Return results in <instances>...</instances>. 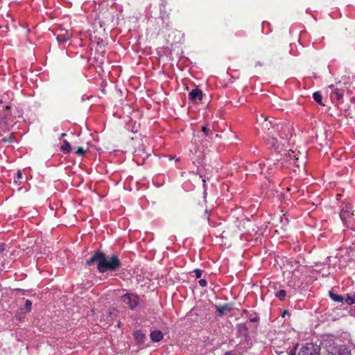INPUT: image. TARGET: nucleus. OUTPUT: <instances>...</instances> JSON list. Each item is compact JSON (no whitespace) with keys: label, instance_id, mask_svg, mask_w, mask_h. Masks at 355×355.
<instances>
[{"label":"nucleus","instance_id":"6e6552de","mask_svg":"<svg viewBox=\"0 0 355 355\" xmlns=\"http://www.w3.org/2000/svg\"><path fill=\"white\" fill-rule=\"evenodd\" d=\"M340 216L345 225H347L348 219L349 218H353L354 220H355L354 218V214L352 211L351 207H346L345 209L343 208L340 211Z\"/></svg>","mask_w":355,"mask_h":355},{"label":"nucleus","instance_id":"ddd939ff","mask_svg":"<svg viewBox=\"0 0 355 355\" xmlns=\"http://www.w3.org/2000/svg\"><path fill=\"white\" fill-rule=\"evenodd\" d=\"M150 338L154 342H159L163 338V334L159 330L153 331L150 333Z\"/></svg>","mask_w":355,"mask_h":355},{"label":"nucleus","instance_id":"c85d7f7f","mask_svg":"<svg viewBox=\"0 0 355 355\" xmlns=\"http://www.w3.org/2000/svg\"><path fill=\"white\" fill-rule=\"evenodd\" d=\"M288 314V311L287 310H285L282 314V317H284L285 315Z\"/></svg>","mask_w":355,"mask_h":355},{"label":"nucleus","instance_id":"a878e982","mask_svg":"<svg viewBox=\"0 0 355 355\" xmlns=\"http://www.w3.org/2000/svg\"><path fill=\"white\" fill-rule=\"evenodd\" d=\"M193 272L195 273V275H196V277L197 279H199V278H200V277H202V270H200V269H195V270H193Z\"/></svg>","mask_w":355,"mask_h":355},{"label":"nucleus","instance_id":"473e14b6","mask_svg":"<svg viewBox=\"0 0 355 355\" xmlns=\"http://www.w3.org/2000/svg\"><path fill=\"white\" fill-rule=\"evenodd\" d=\"M267 164H268L269 166H271V164H270V162H267Z\"/></svg>","mask_w":355,"mask_h":355},{"label":"nucleus","instance_id":"4be33fe9","mask_svg":"<svg viewBox=\"0 0 355 355\" xmlns=\"http://www.w3.org/2000/svg\"><path fill=\"white\" fill-rule=\"evenodd\" d=\"M22 178V173L20 171H18L17 173L15 174V176L14 177V182L16 184H21L20 180Z\"/></svg>","mask_w":355,"mask_h":355},{"label":"nucleus","instance_id":"20e7f679","mask_svg":"<svg viewBox=\"0 0 355 355\" xmlns=\"http://www.w3.org/2000/svg\"><path fill=\"white\" fill-rule=\"evenodd\" d=\"M324 347L327 355H351L349 347L344 345H338L331 338L324 341Z\"/></svg>","mask_w":355,"mask_h":355},{"label":"nucleus","instance_id":"6ab92c4d","mask_svg":"<svg viewBox=\"0 0 355 355\" xmlns=\"http://www.w3.org/2000/svg\"><path fill=\"white\" fill-rule=\"evenodd\" d=\"M313 98L316 103L321 105H324V104L322 103V96L320 92H314L313 94Z\"/></svg>","mask_w":355,"mask_h":355},{"label":"nucleus","instance_id":"a211bd4d","mask_svg":"<svg viewBox=\"0 0 355 355\" xmlns=\"http://www.w3.org/2000/svg\"><path fill=\"white\" fill-rule=\"evenodd\" d=\"M60 149L64 153H69L71 151V145L68 141L64 140L62 145L60 147Z\"/></svg>","mask_w":355,"mask_h":355},{"label":"nucleus","instance_id":"72a5a7b5","mask_svg":"<svg viewBox=\"0 0 355 355\" xmlns=\"http://www.w3.org/2000/svg\"><path fill=\"white\" fill-rule=\"evenodd\" d=\"M3 103L2 99L0 98V105Z\"/></svg>","mask_w":355,"mask_h":355},{"label":"nucleus","instance_id":"f8f14e48","mask_svg":"<svg viewBox=\"0 0 355 355\" xmlns=\"http://www.w3.org/2000/svg\"><path fill=\"white\" fill-rule=\"evenodd\" d=\"M133 336L136 344L138 345H142L146 339V334L143 333L141 330L135 331L133 333Z\"/></svg>","mask_w":355,"mask_h":355},{"label":"nucleus","instance_id":"9b49d317","mask_svg":"<svg viewBox=\"0 0 355 355\" xmlns=\"http://www.w3.org/2000/svg\"><path fill=\"white\" fill-rule=\"evenodd\" d=\"M286 160L291 164L297 167H300L299 158L297 157V155L294 151L288 152L286 154Z\"/></svg>","mask_w":355,"mask_h":355},{"label":"nucleus","instance_id":"dca6fc26","mask_svg":"<svg viewBox=\"0 0 355 355\" xmlns=\"http://www.w3.org/2000/svg\"><path fill=\"white\" fill-rule=\"evenodd\" d=\"M329 296L333 301L337 302H343L345 300L343 296L334 293L333 292H329Z\"/></svg>","mask_w":355,"mask_h":355},{"label":"nucleus","instance_id":"b1692460","mask_svg":"<svg viewBox=\"0 0 355 355\" xmlns=\"http://www.w3.org/2000/svg\"><path fill=\"white\" fill-rule=\"evenodd\" d=\"M85 153V150L83 149V147H78L75 152V153L79 156L84 155Z\"/></svg>","mask_w":355,"mask_h":355},{"label":"nucleus","instance_id":"9d476101","mask_svg":"<svg viewBox=\"0 0 355 355\" xmlns=\"http://www.w3.org/2000/svg\"><path fill=\"white\" fill-rule=\"evenodd\" d=\"M71 34L68 31L60 29L58 31L56 35V39L59 43H63L69 40Z\"/></svg>","mask_w":355,"mask_h":355},{"label":"nucleus","instance_id":"5701e85b","mask_svg":"<svg viewBox=\"0 0 355 355\" xmlns=\"http://www.w3.org/2000/svg\"><path fill=\"white\" fill-rule=\"evenodd\" d=\"M201 130L204 133L205 136H209L211 132L209 125L202 126Z\"/></svg>","mask_w":355,"mask_h":355},{"label":"nucleus","instance_id":"f3484780","mask_svg":"<svg viewBox=\"0 0 355 355\" xmlns=\"http://www.w3.org/2000/svg\"><path fill=\"white\" fill-rule=\"evenodd\" d=\"M344 301L348 305H352L355 303V293H348Z\"/></svg>","mask_w":355,"mask_h":355},{"label":"nucleus","instance_id":"412c9836","mask_svg":"<svg viewBox=\"0 0 355 355\" xmlns=\"http://www.w3.org/2000/svg\"><path fill=\"white\" fill-rule=\"evenodd\" d=\"M286 295V292L285 290H280L275 293V296L279 298L280 300H284Z\"/></svg>","mask_w":355,"mask_h":355},{"label":"nucleus","instance_id":"393cba45","mask_svg":"<svg viewBox=\"0 0 355 355\" xmlns=\"http://www.w3.org/2000/svg\"><path fill=\"white\" fill-rule=\"evenodd\" d=\"M32 302L29 300H26L25 302V308L27 311H30L31 309Z\"/></svg>","mask_w":355,"mask_h":355},{"label":"nucleus","instance_id":"bb28decb","mask_svg":"<svg viewBox=\"0 0 355 355\" xmlns=\"http://www.w3.org/2000/svg\"><path fill=\"white\" fill-rule=\"evenodd\" d=\"M199 284L201 287H205L207 284V282L205 279H201L199 280Z\"/></svg>","mask_w":355,"mask_h":355},{"label":"nucleus","instance_id":"f03ea898","mask_svg":"<svg viewBox=\"0 0 355 355\" xmlns=\"http://www.w3.org/2000/svg\"><path fill=\"white\" fill-rule=\"evenodd\" d=\"M97 263V269L99 272L106 271H116L121 266V261L117 255L113 254L107 258L105 254L100 250L95 251L92 256L86 260L87 266Z\"/></svg>","mask_w":355,"mask_h":355},{"label":"nucleus","instance_id":"4468645a","mask_svg":"<svg viewBox=\"0 0 355 355\" xmlns=\"http://www.w3.org/2000/svg\"><path fill=\"white\" fill-rule=\"evenodd\" d=\"M330 87L332 89V91L331 93V98H334V96H335V98H336L337 100H340L343 98V93L342 92H340L337 88L334 89V85H331Z\"/></svg>","mask_w":355,"mask_h":355},{"label":"nucleus","instance_id":"c756f323","mask_svg":"<svg viewBox=\"0 0 355 355\" xmlns=\"http://www.w3.org/2000/svg\"><path fill=\"white\" fill-rule=\"evenodd\" d=\"M262 165L265 166V165H266V164H265V163H263V164H262V163H259V164H258V166H259V167L260 168H261Z\"/></svg>","mask_w":355,"mask_h":355},{"label":"nucleus","instance_id":"cd10ccee","mask_svg":"<svg viewBox=\"0 0 355 355\" xmlns=\"http://www.w3.org/2000/svg\"><path fill=\"white\" fill-rule=\"evenodd\" d=\"M250 322H257V321L259 320V318L255 317V318H250Z\"/></svg>","mask_w":355,"mask_h":355},{"label":"nucleus","instance_id":"423d86ee","mask_svg":"<svg viewBox=\"0 0 355 355\" xmlns=\"http://www.w3.org/2000/svg\"><path fill=\"white\" fill-rule=\"evenodd\" d=\"M289 355H296L295 352H291ZM297 355H318V352H316V349L315 347L309 344L306 346H303L298 354Z\"/></svg>","mask_w":355,"mask_h":355},{"label":"nucleus","instance_id":"7ed1b4c3","mask_svg":"<svg viewBox=\"0 0 355 355\" xmlns=\"http://www.w3.org/2000/svg\"><path fill=\"white\" fill-rule=\"evenodd\" d=\"M13 110L15 112L17 111L19 113V116L21 115L15 106L14 107L11 105L5 106L4 110L0 118L1 132L7 133L11 131L14 125L16 123L12 116Z\"/></svg>","mask_w":355,"mask_h":355},{"label":"nucleus","instance_id":"f257e3e1","mask_svg":"<svg viewBox=\"0 0 355 355\" xmlns=\"http://www.w3.org/2000/svg\"><path fill=\"white\" fill-rule=\"evenodd\" d=\"M263 128H266V144L268 147L275 151L282 149L288 143L292 137V128L288 124H276L272 125L270 121H265Z\"/></svg>","mask_w":355,"mask_h":355},{"label":"nucleus","instance_id":"aec40b11","mask_svg":"<svg viewBox=\"0 0 355 355\" xmlns=\"http://www.w3.org/2000/svg\"><path fill=\"white\" fill-rule=\"evenodd\" d=\"M228 309L227 304H224L223 306H216V310L218 312L219 315H222L224 314L225 311Z\"/></svg>","mask_w":355,"mask_h":355},{"label":"nucleus","instance_id":"2f4dec72","mask_svg":"<svg viewBox=\"0 0 355 355\" xmlns=\"http://www.w3.org/2000/svg\"><path fill=\"white\" fill-rule=\"evenodd\" d=\"M65 136H67V134H66V133H62V134H61V137H65Z\"/></svg>","mask_w":355,"mask_h":355},{"label":"nucleus","instance_id":"1a4fd4ad","mask_svg":"<svg viewBox=\"0 0 355 355\" xmlns=\"http://www.w3.org/2000/svg\"><path fill=\"white\" fill-rule=\"evenodd\" d=\"M202 92L201 89L198 88H195L189 93V98L192 102H197L198 101H201L202 99Z\"/></svg>","mask_w":355,"mask_h":355},{"label":"nucleus","instance_id":"2eb2a0df","mask_svg":"<svg viewBox=\"0 0 355 355\" xmlns=\"http://www.w3.org/2000/svg\"><path fill=\"white\" fill-rule=\"evenodd\" d=\"M1 141L4 143H12L17 141L15 133L14 132H11L8 136L2 138Z\"/></svg>","mask_w":355,"mask_h":355},{"label":"nucleus","instance_id":"0eeeda50","mask_svg":"<svg viewBox=\"0 0 355 355\" xmlns=\"http://www.w3.org/2000/svg\"><path fill=\"white\" fill-rule=\"evenodd\" d=\"M193 213L200 218L209 220V214L207 208L204 205H198L193 208Z\"/></svg>","mask_w":355,"mask_h":355},{"label":"nucleus","instance_id":"39448f33","mask_svg":"<svg viewBox=\"0 0 355 355\" xmlns=\"http://www.w3.org/2000/svg\"><path fill=\"white\" fill-rule=\"evenodd\" d=\"M123 302L128 304L131 310H134L139 304V297L137 294L126 293L121 296Z\"/></svg>","mask_w":355,"mask_h":355},{"label":"nucleus","instance_id":"7c9ffc66","mask_svg":"<svg viewBox=\"0 0 355 355\" xmlns=\"http://www.w3.org/2000/svg\"><path fill=\"white\" fill-rule=\"evenodd\" d=\"M225 355H232V352L231 351L226 352L225 353Z\"/></svg>","mask_w":355,"mask_h":355}]
</instances>
